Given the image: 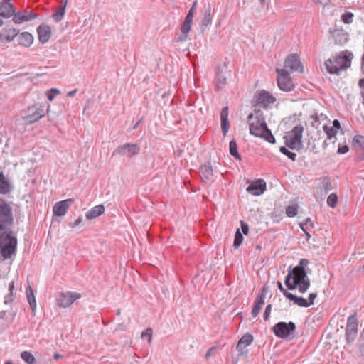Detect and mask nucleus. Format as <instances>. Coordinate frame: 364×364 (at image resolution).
<instances>
[{
    "mask_svg": "<svg viewBox=\"0 0 364 364\" xmlns=\"http://www.w3.org/2000/svg\"><path fill=\"white\" fill-rule=\"evenodd\" d=\"M247 122L250 134L263 138L271 144H275V138L268 128L264 114L259 109H255L254 112L248 115Z\"/></svg>",
    "mask_w": 364,
    "mask_h": 364,
    "instance_id": "obj_1",
    "label": "nucleus"
},
{
    "mask_svg": "<svg viewBox=\"0 0 364 364\" xmlns=\"http://www.w3.org/2000/svg\"><path fill=\"white\" fill-rule=\"evenodd\" d=\"M284 284L289 290H295L298 287L299 292L304 294L310 287V279L306 270L295 267L289 268L285 277Z\"/></svg>",
    "mask_w": 364,
    "mask_h": 364,
    "instance_id": "obj_2",
    "label": "nucleus"
},
{
    "mask_svg": "<svg viewBox=\"0 0 364 364\" xmlns=\"http://www.w3.org/2000/svg\"><path fill=\"white\" fill-rule=\"evenodd\" d=\"M352 56V53L346 50L328 59L325 62L327 71L331 74L338 75L340 70H345L350 66Z\"/></svg>",
    "mask_w": 364,
    "mask_h": 364,
    "instance_id": "obj_3",
    "label": "nucleus"
},
{
    "mask_svg": "<svg viewBox=\"0 0 364 364\" xmlns=\"http://www.w3.org/2000/svg\"><path fill=\"white\" fill-rule=\"evenodd\" d=\"M304 127L299 124L284 136L285 145L291 150L299 151L304 147L302 141Z\"/></svg>",
    "mask_w": 364,
    "mask_h": 364,
    "instance_id": "obj_4",
    "label": "nucleus"
},
{
    "mask_svg": "<svg viewBox=\"0 0 364 364\" xmlns=\"http://www.w3.org/2000/svg\"><path fill=\"white\" fill-rule=\"evenodd\" d=\"M46 113L42 104L35 103L28 106L26 114L21 117L26 125H31L40 121Z\"/></svg>",
    "mask_w": 364,
    "mask_h": 364,
    "instance_id": "obj_5",
    "label": "nucleus"
},
{
    "mask_svg": "<svg viewBox=\"0 0 364 364\" xmlns=\"http://www.w3.org/2000/svg\"><path fill=\"white\" fill-rule=\"evenodd\" d=\"M17 240L11 232L0 235L1 252L4 259L10 258L16 252Z\"/></svg>",
    "mask_w": 364,
    "mask_h": 364,
    "instance_id": "obj_6",
    "label": "nucleus"
},
{
    "mask_svg": "<svg viewBox=\"0 0 364 364\" xmlns=\"http://www.w3.org/2000/svg\"><path fill=\"white\" fill-rule=\"evenodd\" d=\"M296 328V324L292 321H280L272 327V331L277 337L286 338L295 331Z\"/></svg>",
    "mask_w": 364,
    "mask_h": 364,
    "instance_id": "obj_7",
    "label": "nucleus"
},
{
    "mask_svg": "<svg viewBox=\"0 0 364 364\" xmlns=\"http://www.w3.org/2000/svg\"><path fill=\"white\" fill-rule=\"evenodd\" d=\"M277 85L279 89L285 92L294 90V85L289 77V73L286 69H277Z\"/></svg>",
    "mask_w": 364,
    "mask_h": 364,
    "instance_id": "obj_8",
    "label": "nucleus"
},
{
    "mask_svg": "<svg viewBox=\"0 0 364 364\" xmlns=\"http://www.w3.org/2000/svg\"><path fill=\"white\" fill-rule=\"evenodd\" d=\"M231 77V70L228 68V63L224 62L219 65L216 71V87L218 90L223 88L228 84V80Z\"/></svg>",
    "mask_w": 364,
    "mask_h": 364,
    "instance_id": "obj_9",
    "label": "nucleus"
},
{
    "mask_svg": "<svg viewBox=\"0 0 364 364\" xmlns=\"http://www.w3.org/2000/svg\"><path fill=\"white\" fill-rule=\"evenodd\" d=\"M12 221L11 208L3 199L0 198V230L6 229Z\"/></svg>",
    "mask_w": 364,
    "mask_h": 364,
    "instance_id": "obj_10",
    "label": "nucleus"
},
{
    "mask_svg": "<svg viewBox=\"0 0 364 364\" xmlns=\"http://www.w3.org/2000/svg\"><path fill=\"white\" fill-rule=\"evenodd\" d=\"M275 97L266 90H261L256 93L252 101L253 106H259L267 108L270 104L275 102Z\"/></svg>",
    "mask_w": 364,
    "mask_h": 364,
    "instance_id": "obj_11",
    "label": "nucleus"
},
{
    "mask_svg": "<svg viewBox=\"0 0 364 364\" xmlns=\"http://www.w3.org/2000/svg\"><path fill=\"white\" fill-rule=\"evenodd\" d=\"M358 319L356 313L349 316L347 320V325L346 328V339L348 343L353 342L358 334Z\"/></svg>",
    "mask_w": 364,
    "mask_h": 364,
    "instance_id": "obj_12",
    "label": "nucleus"
},
{
    "mask_svg": "<svg viewBox=\"0 0 364 364\" xmlns=\"http://www.w3.org/2000/svg\"><path fill=\"white\" fill-rule=\"evenodd\" d=\"M81 298V294L77 292L60 293L57 297V304L60 308L70 307L76 300Z\"/></svg>",
    "mask_w": 364,
    "mask_h": 364,
    "instance_id": "obj_13",
    "label": "nucleus"
},
{
    "mask_svg": "<svg viewBox=\"0 0 364 364\" xmlns=\"http://www.w3.org/2000/svg\"><path fill=\"white\" fill-rule=\"evenodd\" d=\"M140 148L136 144H124L122 146H119L113 152L114 154H120L122 156H127V157H132L136 155L139 152Z\"/></svg>",
    "mask_w": 364,
    "mask_h": 364,
    "instance_id": "obj_14",
    "label": "nucleus"
},
{
    "mask_svg": "<svg viewBox=\"0 0 364 364\" xmlns=\"http://www.w3.org/2000/svg\"><path fill=\"white\" fill-rule=\"evenodd\" d=\"M19 34V31L11 26H6L0 31V41L8 43L13 41Z\"/></svg>",
    "mask_w": 364,
    "mask_h": 364,
    "instance_id": "obj_15",
    "label": "nucleus"
},
{
    "mask_svg": "<svg viewBox=\"0 0 364 364\" xmlns=\"http://www.w3.org/2000/svg\"><path fill=\"white\" fill-rule=\"evenodd\" d=\"M284 68H289L291 71L303 72V65L299 56L296 54H291L286 58Z\"/></svg>",
    "mask_w": 364,
    "mask_h": 364,
    "instance_id": "obj_16",
    "label": "nucleus"
},
{
    "mask_svg": "<svg viewBox=\"0 0 364 364\" xmlns=\"http://www.w3.org/2000/svg\"><path fill=\"white\" fill-rule=\"evenodd\" d=\"M266 190V183L263 179H258L251 183L247 191L253 196H260Z\"/></svg>",
    "mask_w": 364,
    "mask_h": 364,
    "instance_id": "obj_17",
    "label": "nucleus"
},
{
    "mask_svg": "<svg viewBox=\"0 0 364 364\" xmlns=\"http://www.w3.org/2000/svg\"><path fill=\"white\" fill-rule=\"evenodd\" d=\"M199 175L201 179L205 182L214 181L213 169L210 162L205 163L200 167Z\"/></svg>",
    "mask_w": 364,
    "mask_h": 364,
    "instance_id": "obj_18",
    "label": "nucleus"
},
{
    "mask_svg": "<svg viewBox=\"0 0 364 364\" xmlns=\"http://www.w3.org/2000/svg\"><path fill=\"white\" fill-rule=\"evenodd\" d=\"M73 199L69 198L60 202H58L55 204L53 208V211L54 215L57 216H63L66 214L68 210L70 205L73 203Z\"/></svg>",
    "mask_w": 364,
    "mask_h": 364,
    "instance_id": "obj_19",
    "label": "nucleus"
},
{
    "mask_svg": "<svg viewBox=\"0 0 364 364\" xmlns=\"http://www.w3.org/2000/svg\"><path fill=\"white\" fill-rule=\"evenodd\" d=\"M253 341V336L250 333H246L239 340L236 349L240 355H246L248 352L245 347L250 346Z\"/></svg>",
    "mask_w": 364,
    "mask_h": 364,
    "instance_id": "obj_20",
    "label": "nucleus"
},
{
    "mask_svg": "<svg viewBox=\"0 0 364 364\" xmlns=\"http://www.w3.org/2000/svg\"><path fill=\"white\" fill-rule=\"evenodd\" d=\"M38 41L44 44L48 42L52 36L51 28L46 24L40 25L37 28Z\"/></svg>",
    "mask_w": 364,
    "mask_h": 364,
    "instance_id": "obj_21",
    "label": "nucleus"
},
{
    "mask_svg": "<svg viewBox=\"0 0 364 364\" xmlns=\"http://www.w3.org/2000/svg\"><path fill=\"white\" fill-rule=\"evenodd\" d=\"M353 145L358 152V160H364V136L355 135L353 139Z\"/></svg>",
    "mask_w": 364,
    "mask_h": 364,
    "instance_id": "obj_22",
    "label": "nucleus"
},
{
    "mask_svg": "<svg viewBox=\"0 0 364 364\" xmlns=\"http://www.w3.org/2000/svg\"><path fill=\"white\" fill-rule=\"evenodd\" d=\"M13 16V21L16 24H21L23 22L29 21L37 18V15L32 12H15Z\"/></svg>",
    "mask_w": 364,
    "mask_h": 364,
    "instance_id": "obj_23",
    "label": "nucleus"
},
{
    "mask_svg": "<svg viewBox=\"0 0 364 364\" xmlns=\"http://www.w3.org/2000/svg\"><path fill=\"white\" fill-rule=\"evenodd\" d=\"M16 11L13 4L10 2L2 1L0 2V16L9 18L14 14Z\"/></svg>",
    "mask_w": 364,
    "mask_h": 364,
    "instance_id": "obj_24",
    "label": "nucleus"
},
{
    "mask_svg": "<svg viewBox=\"0 0 364 364\" xmlns=\"http://www.w3.org/2000/svg\"><path fill=\"white\" fill-rule=\"evenodd\" d=\"M18 36V43L20 46L29 48L31 47L34 41L33 36L29 32L19 33Z\"/></svg>",
    "mask_w": 364,
    "mask_h": 364,
    "instance_id": "obj_25",
    "label": "nucleus"
},
{
    "mask_svg": "<svg viewBox=\"0 0 364 364\" xmlns=\"http://www.w3.org/2000/svg\"><path fill=\"white\" fill-rule=\"evenodd\" d=\"M221 130L224 136H225L229 130L230 124L228 121V107H225L220 112Z\"/></svg>",
    "mask_w": 364,
    "mask_h": 364,
    "instance_id": "obj_26",
    "label": "nucleus"
},
{
    "mask_svg": "<svg viewBox=\"0 0 364 364\" xmlns=\"http://www.w3.org/2000/svg\"><path fill=\"white\" fill-rule=\"evenodd\" d=\"M205 13L201 21V27L207 28L212 23V9L210 4L205 5Z\"/></svg>",
    "mask_w": 364,
    "mask_h": 364,
    "instance_id": "obj_27",
    "label": "nucleus"
},
{
    "mask_svg": "<svg viewBox=\"0 0 364 364\" xmlns=\"http://www.w3.org/2000/svg\"><path fill=\"white\" fill-rule=\"evenodd\" d=\"M105 206L103 205H98L91 208L87 213L86 218L88 220H93L105 213Z\"/></svg>",
    "mask_w": 364,
    "mask_h": 364,
    "instance_id": "obj_28",
    "label": "nucleus"
},
{
    "mask_svg": "<svg viewBox=\"0 0 364 364\" xmlns=\"http://www.w3.org/2000/svg\"><path fill=\"white\" fill-rule=\"evenodd\" d=\"M287 299H289L290 301H293L294 304L301 307H309L308 301L303 297H299L291 293V294L287 295Z\"/></svg>",
    "mask_w": 364,
    "mask_h": 364,
    "instance_id": "obj_29",
    "label": "nucleus"
},
{
    "mask_svg": "<svg viewBox=\"0 0 364 364\" xmlns=\"http://www.w3.org/2000/svg\"><path fill=\"white\" fill-rule=\"evenodd\" d=\"M26 296H27V299L29 302V304H30L31 309H33V311H35V309L36 308V301L35 296H34L33 291L31 287L28 286L26 288Z\"/></svg>",
    "mask_w": 364,
    "mask_h": 364,
    "instance_id": "obj_30",
    "label": "nucleus"
},
{
    "mask_svg": "<svg viewBox=\"0 0 364 364\" xmlns=\"http://www.w3.org/2000/svg\"><path fill=\"white\" fill-rule=\"evenodd\" d=\"M336 44H343L347 41V34L342 31H335L333 33Z\"/></svg>",
    "mask_w": 364,
    "mask_h": 364,
    "instance_id": "obj_31",
    "label": "nucleus"
},
{
    "mask_svg": "<svg viewBox=\"0 0 364 364\" xmlns=\"http://www.w3.org/2000/svg\"><path fill=\"white\" fill-rule=\"evenodd\" d=\"M229 149L230 154L235 159L241 160V156L237 151V144L235 139H232L229 143Z\"/></svg>",
    "mask_w": 364,
    "mask_h": 364,
    "instance_id": "obj_32",
    "label": "nucleus"
},
{
    "mask_svg": "<svg viewBox=\"0 0 364 364\" xmlns=\"http://www.w3.org/2000/svg\"><path fill=\"white\" fill-rule=\"evenodd\" d=\"M68 0H65L64 4L63 6H61L60 8H59L56 12L53 14V19L56 21V22H59L60 21L64 15H65V8H66V6H67V4H68Z\"/></svg>",
    "mask_w": 364,
    "mask_h": 364,
    "instance_id": "obj_33",
    "label": "nucleus"
},
{
    "mask_svg": "<svg viewBox=\"0 0 364 364\" xmlns=\"http://www.w3.org/2000/svg\"><path fill=\"white\" fill-rule=\"evenodd\" d=\"M21 358L28 364H34L36 358L29 351H23L21 353Z\"/></svg>",
    "mask_w": 364,
    "mask_h": 364,
    "instance_id": "obj_34",
    "label": "nucleus"
},
{
    "mask_svg": "<svg viewBox=\"0 0 364 364\" xmlns=\"http://www.w3.org/2000/svg\"><path fill=\"white\" fill-rule=\"evenodd\" d=\"M279 151L287 156L289 159L292 161H295L296 159V154L292 151H290L287 146H282L279 148Z\"/></svg>",
    "mask_w": 364,
    "mask_h": 364,
    "instance_id": "obj_35",
    "label": "nucleus"
},
{
    "mask_svg": "<svg viewBox=\"0 0 364 364\" xmlns=\"http://www.w3.org/2000/svg\"><path fill=\"white\" fill-rule=\"evenodd\" d=\"M192 21L189 19L185 18L181 25V31L183 34H188L191 28Z\"/></svg>",
    "mask_w": 364,
    "mask_h": 364,
    "instance_id": "obj_36",
    "label": "nucleus"
},
{
    "mask_svg": "<svg viewBox=\"0 0 364 364\" xmlns=\"http://www.w3.org/2000/svg\"><path fill=\"white\" fill-rule=\"evenodd\" d=\"M298 212V205H289L286 208V214L288 217L292 218L296 215Z\"/></svg>",
    "mask_w": 364,
    "mask_h": 364,
    "instance_id": "obj_37",
    "label": "nucleus"
},
{
    "mask_svg": "<svg viewBox=\"0 0 364 364\" xmlns=\"http://www.w3.org/2000/svg\"><path fill=\"white\" fill-rule=\"evenodd\" d=\"M242 241H243L242 234L240 232V230L237 229V230L236 231L235 235V239H234V242H233L234 247L235 248L239 247V246L242 244Z\"/></svg>",
    "mask_w": 364,
    "mask_h": 364,
    "instance_id": "obj_38",
    "label": "nucleus"
},
{
    "mask_svg": "<svg viewBox=\"0 0 364 364\" xmlns=\"http://www.w3.org/2000/svg\"><path fill=\"white\" fill-rule=\"evenodd\" d=\"M9 191V184L5 181L3 174L0 173V193H6Z\"/></svg>",
    "mask_w": 364,
    "mask_h": 364,
    "instance_id": "obj_39",
    "label": "nucleus"
},
{
    "mask_svg": "<svg viewBox=\"0 0 364 364\" xmlns=\"http://www.w3.org/2000/svg\"><path fill=\"white\" fill-rule=\"evenodd\" d=\"M60 93L57 88H51L46 91V95L50 101H53L55 97Z\"/></svg>",
    "mask_w": 364,
    "mask_h": 364,
    "instance_id": "obj_40",
    "label": "nucleus"
},
{
    "mask_svg": "<svg viewBox=\"0 0 364 364\" xmlns=\"http://www.w3.org/2000/svg\"><path fill=\"white\" fill-rule=\"evenodd\" d=\"M338 203V196L335 193H331L327 198V204L331 207L335 208Z\"/></svg>",
    "mask_w": 364,
    "mask_h": 364,
    "instance_id": "obj_41",
    "label": "nucleus"
},
{
    "mask_svg": "<svg viewBox=\"0 0 364 364\" xmlns=\"http://www.w3.org/2000/svg\"><path fill=\"white\" fill-rule=\"evenodd\" d=\"M263 305L264 304H261L260 302H258L257 301H255V304L253 306L251 313L253 317H256L259 314Z\"/></svg>",
    "mask_w": 364,
    "mask_h": 364,
    "instance_id": "obj_42",
    "label": "nucleus"
},
{
    "mask_svg": "<svg viewBox=\"0 0 364 364\" xmlns=\"http://www.w3.org/2000/svg\"><path fill=\"white\" fill-rule=\"evenodd\" d=\"M323 130L327 135V139H331L332 137L335 136L337 133L336 130L334 129L333 127H330L326 125L323 127Z\"/></svg>",
    "mask_w": 364,
    "mask_h": 364,
    "instance_id": "obj_43",
    "label": "nucleus"
},
{
    "mask_svg": "<svg viewBox=\"0 0 364 364\" xmlns=\"http://www.w3.org/2000/svg\"><path fill=\"white\" fill-rule=\"evenodd\" d=\"M353 15L350 12H346L341 16V19L345 23H350L353 21Z\"/></svg>",
    "mask_w": 364,
    "mask_h": 364,
    "instance_id": "obj_44",
    "label": "nucleus"
},
{
    "mask_svg": "<svg viewBox=\"0 0 364 364\" xmlns=\"http://www.w3.org/2000/svg\"><path fill=\"white\" fill-rule=\"evenodd\" d=\"M152 337V330L151 328L146 329L145 331L142 332L141 338L144 340H146L149 343H151Z\"/></svg>",
    "mask_w": 364,
    "mask_h": 364,
    "instance_id": "obj_45",
    "label": "nucleus"
},
{
    "mask_svg": "<svg viewBox=\"0 0 364 364\" xmlns=\"http://www.w3.org/2000/svg\"><path fill=\"white\" fill-rule=\"evenodd\" d=\"M196 4L197 3L195 1L191 8L190 9L186 18L187 19H189L191 21H193V15H194V13H195V11H196Z\"/></svg>",
    "mask_w": 364,
    "mask_h": 364,
    "instance_id": "obj_46",
    "label": "nucleus"
},
{
    "mask_svg": "<svg viewBox=\"0 0 364 364\" xmlns=\"http://www.w3.org/2000/svg\"><path fill=\"white\" fill-rule=\"evenodd\" d=\"M323 188L325 190L326 193L328 192L331 190V183L328 178H324L322 182Z\"/></svg>",
    "mask_w": 364,
    "mask_h": 364,
    "instance_id": "obj_47",
    "label": "nucleus"
},
{
    "mask_svg": "<svg viewBox=\"0 0 364 364\" xmlns=\"http://www.w3.org/2000/svg\"><path fill=\"white\" fill-rule=\"evenodd\" d=\"M271 311H272V305L271 304H268L266 306L264 312V320L265 321H269Z\"/></svg>",
    "mask_w": 364,
    "mask_h": 364,
    "instance_id": "obj_48",
    "label": "nucleus"
},
{
    "mask_svg": "<svg viewBox=\"0 0 364 364\" xmlns=\"http://www.w3.org/2000/svg\"><path fill=\"white\" fill-rule=\"evenodd\" d=\"M309 260L307 259H301L299 261V265L296 266L295 268L300 269L301 270H305V267L308 265Z\"/></svg>",
    "mask_w": 364,
    "mask_h": 364,
    "instance_id": "obj_49",
    "label": "nucleus"
},
{
    "mask_svg": "<svg viewBox=\"0 0 364 364\" xmlns=\"http://www.w3.org/2000/svg\"><path fill=\"white\" fill-rule=\"evenodd\" d=\"M240 225L243 234L247 235L249 232V225L243 220H240Z\"/></svg>",
    "mask_w": 364,
    "mask_h": 364,
    "instance_id": "obj_50",
    "label": "nucleus"
},
{
    "mask_svg": "<svg viewBox=\"0 0 364 364\" xmlns=\"http://www.w3.org/2000/svg\"><path fill=\"white\" fill-rule=\"evenodd\" d=\"M317 293H311L309 295V299L308 301V305L310 306L311 305H313L314 304V300L317 297Z\"/></svg>",
    "mask_w": 364,
    "mask_h": 364,
    "instance_id": "obj_51",
    "label": "nucleus"
},
{
    "mask_svg": "<svg viewBox=\"0 0 364 364\" xmlns=\"http://www.w3.org/2000/svg\"><path fill=\"white\" fill-rule=\"evenodd\" d=\"M277 287H278V288H279V291H280L282 293H283V294H284L286 297H287V295H288V294H291V293H290V292H288V291H287L284 288V287H283V285H282V282H281L277 281Z\"/></svg>",
    "mask_w": 364,
    "mask_h": 364,
    "instance_id": "obj_52",
    "label": "nucleus"
},
{
    "mask_svg": "<svg viewBox=\"0 0 364 364\" xmlns=\"http://www.w3.org/2000/svg\"><path fill=\"white\" fill-rule=\"evenodd\" d=\"M349 151V147L347 145H343L342 146H339L338 149V154H343L347 153Z\"/></svg>",
    "mask_w": 364,
    "mask_h": 364,
    "instance_id": "obj_53",
    "label": "nucleus"
},
{
    "mask_svg": "<svg viewBox=\"0 0 364 364\" xmlns=\"http://www.w3.org/2000/svg\"><path fill=\"white\" fill-rule=\"evenodd\" d=\"M188 34H182L176 38V41L184 42L187 41Z\"/></svg>",
    "mask_w": 364,
    "mask_h": 364,
    "instance_id": "obj_54",
    "label": "nucleus"
},
{
    "mask_svg": "<svg viewBox=\"0 0 364 364\" xmlns=\"http://www.w3.org/2000/svg\"><path fill=\"white\" fill-rule=\"evenodd\" d=\"M359 86L362 89L361 91V96L363 97V100H364V78L360 79L358 82Z\"/></svg>",
    "mask_w": 364,
    "mask_h": 364,
    "instance_id": "obj_55",
    "label": "nucleus"
},
{
    "mask_svg": "<svg viewBox=\"0 0 364 364\" xmlns=\"http://www.w3.org/2000/svg\"><path fill=\"white\" fill-rule=\"evenodd\" d=\"M170 95H170V93H169V92L164 93V94H163V95H162V98H163V99H165V98H166V97H167V100H168V106H170V105L172 104V102H173V98H172V97H170Z\"/></svg>",
    "mask_w": 364,
    "mask_h": 364,
    "instance_id": "obj_56",
    "label": "nucleus"
},
{
    "mask_svg": "<svg viewBox=\"0 0 364 364\" xmlns=\"http://www.w3.org/2000/svg\"><path fill=\"white\" fill-rule=\"evenodd\" d=\"M264 299H265V295L264 294V293H261L256 299L255 301H258V302H260L261 304H264Z\"/></svg>",
    "mask_w": 364,
    "mask_h": 364,
    "instance_id": "obj_57",
    "label": "nucleus"
},
{
    "mask_svg": "<svg viewBox=\"0 0 364 364\" xmlns=\"http://www.w3.org/2000/svg\"><path fill=\"white\" fill-rule=\"evenodd\" d=\"M334 129H340L341 128V124L340 122L338 119H334L333 122V127Z\"/></svg>",
    "mask_w": 364,
    "mask_h": 364,
    "instance_id": "obj_58",
    "label": "nucleus"
},
{
    "mask_svg": "<svg viewBox=\"0 0 364 364\" xmlns=\"http://www.w3.org/2000/svg\"><path fill=\"white\" fill-rule=\"evenodd\" d=\"M215 350V348L214 347H213V348H210V349L207 351V353H206V354H205V357H206V358H208V357L212 356V355H213V353H214Z\"/></svg>",
    "mask_w": 364,
    "mask_h": 364,
    "instance_id": "obj_59",
    "label": "nucleus"
},
{
    "mask_svg": "<svg viewBox=\"0 0 364 364\" xmlns=\"http://www.w3.org/2000/svg\"><path fill=\"white\" fill-rule=\"evenodd\" d=\"M304 223L306 224V225H310L312 228L314 227V222L311 220L310 218H307L305 220Z\"/></svg>",
    "mask_w": 364,
    "mask_h": 364,
    "instance_id": "obj_60",
    "label": "nucleus"
},
{
    "mask_svg": "<svg viewBox=\"0 0 364 364\" xmlns=\"http://www.w3.org/2000/svg\"><path fill=\"white\" fill-rule=\"evenodd\" d=\"M77 89H75L67 93V97H73L75 96V95L77 93Z\"/></svg>",
    "mask_w": 364,
    "mask_h": 364,
    "instance_id": "obj_61",
    "label": "nucleus"
},
{
    "mask_svg": "<svg viewBox=\"0 0 364 364\" xmlns=\"http://www.w3.org/2000/svg\"><path fill=\"white\" fill-rule=\"evenodd\" d=\"M316 3L326 5L327 4L330 0H314Z\"/></svg>",
    "mask_w": 364,
    "mask_h": 364,
    "instance_id": "obj_62",
    "label": "nucleus"
},
{
    "mask_svg": "<svg viewBox=\"0 0 364 364\" xmlns=\"http://www.w3.org/2000/svg\"><path fill=\"white\" fill-rule=\"evenodd\" d=\"M82 223V218H78L73 223V227L78 226Z\"/></svg>",
    "mask_w": 364,
    "mask_h": 364,
    "instance_id": "obj_63",
    "label": "nucleus"
},
{
    "mask_svg": "<svg viewBox=\"0 0 364 364\" xmlns=\"http://www.w3.org/2000/svg\"><path fill=\"white\" fill-rule=\"evenodd\" d=\"M361 61H362V69H363V71H364V54H363V56H362Z\"/></svg>",
    "mask_w": 364,
    "mask_h": 364,
    "instance_id": "obj_64",
    "label": "nucleus"
}]
</instances>
